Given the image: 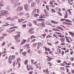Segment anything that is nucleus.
<instances>
[{
  "instance_id": "nucleus-45",
  "label": "nucleus",
  "mask_w": 74,
  "mask_h": 74,
  "mask_svg": "<svg viewBox=\"0 0 74 74\" xmlns=\"http://www.w3.org/2000/svg\"><path fill=\"white\" fill-rule=\"evenodd\" d=\"M41 47V46H38V47H37V49H40V48Z\"/></svg>"
},
{
  "instance_id": "nucleus-29",
  "label": "nucleus",
  "mask_w": 74,
  "mask_h": 74,
  "mask_svg": "<svg viewBox=\"0 0 74 74\" xmlns=\"http://www.w3.org/2000/svg\"><path fill=\"white\" fill-rule=\"evenodd\" d=\"M26 26V25L23 24L22 25V27L23 28H25Z\"/></svg>"
},
{
  "instance_id": "nucleus-22",
  "label": "nucleus",
  "mask_w": 74,
  "mask_h": 74,
  "mask_svg": "<svg viewBox=\"0 0 74 74\" xmlns=\"http://www.w3.org/2000/svg\"><path fill=\"white\" fill-rule=\"evenodd\" d=\"M42 25H43V27H45V26L43 24H41V23H40V24H38V26H42Z\"/></svg>"
},
{
  "instance_id": "nucleus-47",
  "label": "nucleus",
  "mask_w": 74,
  "mask_h": 74,
  "mask_svg": "<svg viewBox=\"0 0 74 74\" xmlns=\"http://www.w3.org/2000/svg\"><path fill=\"white\" fill-rule=\"evenodd\" d=\"M36 1L37 3H40V0H36Z\"/></svg>"
},
{
  "instance_id": "nucleus-37",
  "label": "nucleus",
  "mask_w": 74,
  "mask_h": 74,
  "mask_svg": "<svg viewBox=\"0 0 74 74\" xmlns=\"http://www.w3.org/2000/svg\"><path fill=\"white\" fill-rule=\"evenodd\" d=\"M65 21H66V22H71V23L72 22H71V21L70 20H69L66 19V20Z\"/></svg>"
},
{
  "instance_id": "nucleus-34",
  "label": "nucleus",
  "mask_w": 74,
  "mask_h": 74,
  "mask_svg": "<svg viewBox=\"0 0 74 74\" xmlns=\"http://www.w3.org/2000/svg\"><path fill=\"white\" fill-rule=\"evenodd\" d=\"M48 61H51V60H52V58L49 57V58H48Z\"/></svg>"
},
{
  "instance_id": "nucleus-41",
  "label": "nucleus",
  "mask_w": 74,
  "mask_h": 74,
  "mask_svg": "<svg viewBox=\"0 0 74 74\" xmlns=\"http://www.w3.org/2000/svg\"><path fill=\"white\" fill-rule=\"evenodd\" d=\"M58 14H59V15H60L61 16H62V13H60L59 12H57Z\"/></svg>"
},
{
  "instance_id": "nucleus-14",
  "label": "nucleus",
  "mask_w": 74,
  "mask_h": 74,
  "mask_svg": "<svg viewBox=\"0 0 74 74\" xmlns=\"http://www.w3.org/2000/svg\"><path fill=\"white\" fill-rule=\"evenodd\" d=\"M12 60L10 59V58H9L8 62V63H9L10 64V63H12Z\"/></svg>"
},
{
  "instance_id": "nucleus-18",
  "label": "nucleus",
  "mask_w": 74,
  "mask_h": 74,
  "mask_svg": "<svg viewBox=\"0 0 74 74\" xmlns=\"http://www.w3.org/2000/svg\"><path fill=\"white\" fill-rule=\"evenodd\" d=\"M0 7H4L3 3L0 2Z\"/></svg>"
},
{
  "instance_id": "nucleus-63",
  "label": "nucleus",
  "mask_w": 74,
  "mask_h": 74,
  "mask_svg": "<svg viewBox=\"0 0 74 74\" xmlns=\"http://www.w3.org/2000/svg\"><path fill=\"white\" fill-rule=\"evenodd\" d=\"M49 4H50L51 5H53V3L52 2H51V1L49 2Z\"/></svg>"
},
{
  "instance_id": "nucleus-62",
  "label": "nucleus",
  "mask_w": 74,
  "mask_h": 74,
  "mask_svg": "<svg viewBox=\"0 0 74 74\" xmlns=\"http://www.w3.org/2000/svg\"><path fill=\"white\" fill-rule=\"evenodd\" d=\"M33 73V71H30V72H29V74H32V73Z\"/></svg>"
},
{
  "instance_id": "nucleus-21",
  "label": "nucleus",
  "mask_w": 74,
  "mask_h": 74,
  "mask_svg": "<svg viewBox=\"0 0 74 74\" xmlns=\"http://www.w3.org/2000/svg\"><path fill=\"white\" fill-rule=\"evenodd\" d=\"M51 22L52 23H55V24H57V23H59L58 22H56V21H51Z\"/></svg>"
},
{
  "instance_id": "nucleus-56",
  "label": "nucleus",
  "mask_w": 74,
  "mask_h": 74,
  "mask_svg": "<svg viewBox=\"0 0 74 74\" xmlns=\"http://www.w3.org/2000/svg\"><path fill=\"white\" fill-rule=\"evenodd\" d=\"M61 45H65V43L63 42L61 43Z\"/></svg>"
},
{
  "instance_id": "nucleus-5",
  "label": "nucleus",
  "mask_w": 74,
  "mask_h": 74,
  "mask_svg": "<svg viewBox=\"0 0 74 74\" xmlns=\"http://www.w3.org/2000/svg\"><path fill=\"white\" fill-rule=\"evenodd\" d=\"M34 30V28H31L29 30L28 32H30V34H32L34 33V32L33 31Z\"/></svg>"
},
{
  "instance_id": "nucleus-53",
  "label": "nucleus",
  "mask_w": 74,
  "mask_h": 74,
  "mask_svg": "<svg viewBox=\"0 0 74 74\" xmlns=\"http://www.w3.org/2000/svg\"><path fill=\"white\" fill-rule=\"evenodd\" d=\"M36 41V39H34L32 40H31V42H34Z\"/></svg>"
},
{
  "instance_id": "nucleus-44",
  "label": "nucleus",
  "mask_w": 74,
  "mask_h": 74,
  "mask_svg": "<svg viewBox=\"0 0 74 74\" xmlns=\"http://www.w3.org/2000/svg\"><path fill=\"white\" fill-rule=\"evenodd\" d=\"M66 41H67V42H68L69 43H70V42H71L69 40V39H66Z\"/></svg>"
},
{
  "instance_id": "nucleus-55",
  "label": "nucleus",
  "mask_w": 74,
  "mask_h": 74,
  "mask_svg": "<svg viewBox=\"0 0 74 74\" xmlns=\"http://www.w3.org/2000/svg\"><path fill=\"white\" fill-rule=\"evenodd\" d=\"M23 51V49H21L20 50V52L21 54V52H22Z\"/></svg>"
},
{
  "instance_id": "nucleus-10",
  "label": "nucleus",
  "mask_w": 74,
  "mask_h": 74,
  "mask_svg": "<svg viewBox=\"0 0 74 74\" xmlns=\"http://www.w3.org/2000/svg\"><path fill=\"white\" fill-rule=\"evenodd\" d=\"M25 9L26 11H28L29 10V6H28V5L27 4H25L24 5Z\"/></svg>"
},
{
  "instance_id": "nucleus-20",
  "label": "nucleus",
  "mask_w": 74,
  "mask_h": 74,
  "mask_svg": "<svg viewBox=\"0 0 74 74\" xmlns=\"http://www.w3.org/2000/svg\"><path fill=\"white\" fill-rule=\"evenodd\" d=\"M69 33L70 34V35H71L72 37H74V33L71 32H69Z\"/></svg>"
},
{
  "instance_id": "nucleus-54",
  "label": "nucleus",
  "mask_w": 74,
  "mask_h": 74,
  "mask_svg": "<svg viewBox=\"0 0 74 74\" xmlns=\"http://www.w3.org/2000/svg\"><path fill=\"white\" fill-rule=\"evenodd\" d=\"M11 18V17H9L8 18H7L6 19H7V20H9V19H10Z\"/></svg>"
},
{
  "instance_id": "nucleus-30",
  "label": "nucleus",
  "mask_w": 74,
  "mask_h": 74,
  "mask_svg": "<svg viewBox=\"0 0 74 74\" xmlns=\"http://www.w3.org/2000/svg\"><path fill=\"white\" fill-rule=\"evenodd\" d=\"M46 36V34H42V38H45V37Z\"/></svg>"
},
{
  "instance_id": "nucleus-64",
  "label": "nucleus",
  "mask_w": 74,
  "mask_h": 74,
  "mask_svg": "<svg viewBox=\"0 0 74 74\" xmlns=\"http://www.w3.org/2000/svg\"><path fill=\"white\" fill-rule=\"evenodd\" d=\"M37 64V61L34 62V64Z\"/></svg>"
},
{
  "instance_id": "nucleus-11",
  "label": "nucleus",
  "mask_w": 74,
  "mask_h": 74,
  "mask_svg": "<svg viewBox=\"0 0 74 74\" xmlns=\"http://www.w3.org/2000/svg\"><path fill=\"white\" fill-rule=\"evenodd\" d=\"M21 3L20 2H18L14 5V7H18L20 5Z\"/></svg>"
},
{
  "instance_id": "nucleus-16",
  "label": "nucleus",
  "mask_w": 74,
  "mask_h": 74,
  "mask_svg": "<svg viewBox=\"0 0 74 74\" xmlns=\"http://www.w3.org/2000/svg\"><path fill=\"white\" fill-rule=\"evenodd\" d=\"M37 45V43H34L33 45V47L35 48L36 47Z\"/></svg>"
},
{
  "instance_id": "nucleus-4",
  "label": "nucleus",
  "mask_w": 74,
  "mask_h": 74,
  "mask_svg": "<svg viewBox=\"0 0 74 74\" xmlns=\"http://www.w3.org/2000/svg\"><path fill=\"white\" fill-rule=\"evenodd\" d=\"M21 59H20V58H19L17 59V61L16 64L18 65V68H19V67H20V65H21V64H20V63L19 62H21Z\"/></svg>"
},
{
  "instance_id": "nucleus-17",
  "label": "nucleus",
  "mask_w": 74,
  "mask_h": 74,
  "mask_svg": "<svg viewBox=\"0 0 74 74\" xmlns=\"http://www.w3.org/2000/svg\"><path fill=\"white\" fill-rule=\"evenodd\" d=\"M28 63V60H26L24 62V63L25 65H27Z\"/></svg>"
},
{
  "instance_id": "nucleus-26",
  "label": "nucleus",
  "mask_w": 74,
  "mask_h": 74,
  "mask_svg": "<svg viewBox=\"0 0 74 74\" xmlns=\"http://www.w3.org/2000/svg\"><path fill=\"white\" fill-rule=\"evenodd\" d=\"M36 12V9H34L33 11L32 14L33 15V14H35Z\"/></svg>"
},
{
  "instance_id": "nucleus-51",
  "label": "nucleus",
  "mask_w": 74,
  "mask_h": 74,
  "mask_svg": "<svg viewBox=\"0 0 74 74\" xmlns=\"http://www.w3.org/2000/svg\"><path fill=\"white\" fill-rule=\"evenodd\" d=\"M46 73H49V71H48V69H46Z\"/></svg>"
},
{
  "instance_id": "nucleus-33",
  "label": "nucleus",
  "mask_w": 74,
  "mask_h": 74,
  "mask_svg": "<svg viewBox=\"0 0 74 74\" xmlns=\"http://www.w3.org/2000/svg\"><path fill=\"white\" fill-rule=\"evenodd\" d=\"M57 36H59L60 37H61V38H63V37H64V36H62V35H57Z\"/></svg>"
},
{
  "instance_id": "nucleus-59",
  "label": "nucleus",
  "mask_w": 74,
  "mask_h": 74,
  "mask_svg": "<svg viewBox=\"0 0 74 74\" xmlns=\"http://www.w3.org/2000/svg\"><path fill=\"white\" fill-rule=\"evenodd\" d=\"M71 61H74V58H73V57H72L71 59Z\"/></svg>"
},
{
  "instance_id": "nucleus-32",
  "label": "nucleus",
  "mask_w": 74,
  "mask_h": 74,
  "mask_svg": "<svg viewBox=\"0 0 74 74\" xmlns=\"http://www.w3.org/2000/svg\"><path fill=\"white\" fill-rule=\"evenodd\" d=\"M26 51L25 52H23L22 53V55H24V56L26 55Z\"/></svg>"
},
{
  "instance_id": "nucleus-23",
  "label": "nucleus",
  "mask_w": 74,
  "mask_h": 74,
  "mask_svg": "<svg viewBox=\"0 0 74 74\" xmlns=\"http://www.w3.org/2000/svg\"><path fill=\"white\" fill-rule=\"evenodd\" d=\"M52 36H51L50 35H48L47 36H46V38H50V37H52Z\"/></svg>"
},
{
  "instance_id": "nucleus-7",
  "label": "nucleus",
  "mask_w": 74,
  "mask_h": 74,
  "mask_svg": "<svg viewBox=\"0 0 74 74\" xmlns=\"http://www.w3.org/2000/svg\"><path fill=\"white\" fill-rule=\"evenodd\" d=\"M47 16H48L45 14L39 16L40 18H46Z\"/></svg>"
},
{
  "instance_id": "nucleus-60",
  "label": "nucleus",
  "mask_w": 74,
  "mask_h": 74,
  "mask_svg": "<svg viewBox=\"0 0 74 74\" xmlns=\"http://www.w3.org/2000/svg\"><path fill=\"white\" fill-rule=\"evenodd\" d=\"M7 32H8V33H11V30L10 31L9 30H8L7 31Z\"/></svg>"
},
{
  "instance_id": "nucleus-40",
  "label": "nucleus",
  "mask_w": 74,
  "mask_h": 74,
  "mask_svg": "<svg viewBox=\"0 0 74 74\" xmlns=\"http://www.w3.org/2000/svg\"><path fill=\"white\" fill-rule=\"evenodd\" d=\"M5 43L4 42H3L2 44L1 45L2 46H4V45H5Z\"/></svg>"
},
{
  "instance_id": "nucleus-25",
  "label": "nucleus",
  "mask_w": 74,
  "mask_h": 74,
  "mask_svg": "<svg viewBox=\"0 0 74 74\" xmlns=\"http://www.w3.org/2000/svg\"><path fill=\"white\" fill-rule=\"evenodd\" d=\"M37 21H44V19H36Z\"/></svg>"
},
{
  "instance_id": "nucleus-46",
  "label": "nucleus",
  "mask_w": 74,
  "mask_h": 74,
  "mask_svg": "<svg viewBox=\"0 0 74 74\" xmlns=\"http://www.w3.org/2000/svg\"><path fill=\"white\" fill-rule=\"evenodd\" d=\"M69 49H67L66 51H65V53H66V52H69Z\"/></svg>"
},
{
  "instance_id": "nucleus-3",
  "label": "nucleus",
  "mask_w": 74,
  "mask_h": 74,
  "mask_svg": "<svg viewBox=\"0 0 74 74\" xmlns=\"http://www.w3.org/2000/svg\"><path fill=\"white\" fill-rule=\"evenodd\" d=\"M27 67V69L29 71H32L33 70V67L31 65H29V64H28Z\"/></svg>"
},
{
  "instance_id": "nucleus-36",
  "label": "nucleus",
  "mask_w": 74,
  "mask_h": 74,
  "mask_svg": "<svg viewBox=\"0 0 74 74\" xmlns=\"http://www.w3.org/2000/svg\"><path fill=\"white\" fill-rule=\"evenodd\" d=\"M46 7L47 10H48V11H49V7L47 5L46 6Z\"/></svg>"
},
{
  "instance_id": "nucleus-50",
  "label": "nucleus",
  "mask_w": 74,
  "mask_h": 74,
  "mask_svg": "<svg viewBox=\"0 0 74 74\" xmlns=\"http://www.w3.org/2000/svg\"><path fill=\"white\" fill-rule=\"evenodd\" d=\"M30 45V44H27L26 45H25V47H29V45Z\"/></svg>"
},
{
  "instance_id": "nucleus-35",
  "label": "nucleus",
  "mask_w": 74,
  "mask_h": 74,
  "mask_svg": "<svg viewBox=\"0 0 74 74\" xmlns=\"http://www.w3.org/2000/svg\"><path fill=\"white\" fill-rule=\"evenodd\" d=\"M36 37L34 36H31V38H36Z\"/></svg>"
},
{
  "instance_id": "nucleus-27",
  "label": "nucleus",
  "mask_w": 74,
  "mask_h": 74,
  "mask_svg": "<svg viewBox=\"0 0 74 74\" xmlns=\"http://www.w3.org/2000/svg\"><path fill=\"white\" fill-rule=\"evenodd\" d=\"M51 12H52L53 13H55V12H56V11H55L54 9H51Z\"/></svg>"
},
{
  "instance_id": "nucleus-1",
  "label": "nucleus",
  "mask_w": 74,
  "mask_h": 74,
  "mask_svg": "<svg viewBox=\"0 0 74 74\" xmlns=\"http://www.w3.org/2000/svg\"><path fill=\"white\" fill-rule=\"evenodd\" d=\"M7 14H8V11L7 10H3L0 11V16H5Z\"/></svg>"
},
{
  "instance_id": "nucleus-24",
  "label": "nucleus",
  "mask_w": 74,
  "mask_h": 74,
  "mask_svg": "<svg viewBox=\"0 0 74 74\" xmlns=\"http://www.w3.org/2000/svg\"><path fill=\"white\" fill-rule=\"evenodd\" d=\"M24 21V20L23 19H18V22H22Z\"/></svg>"
},
{
  "instance_id": "nucleus-39",
  "label": "nucleus",
  "mask_w": 74,
  "mask_h": 74,
  "mask_svg": "<svg viewBox=\"0 0 74 74\" xmlns=\"http://www.w3.org/2000/svg\"><path fill=\"white\" fill-rule=\"evenodd\" d=\"M39 67H40V65L39 64L38 65H36V67L38 68Z\"/></svg>"
},
{
  "instance_id": "nucleus-58",
  "label": "nucleus",
  "mask_w": 74,
  "mask_h": 74,
  "mask_svg": "<svg viewBox=\"0 0 74 74\" xmlns=\"http://www.w3.org/2000/svg\"><path fill=\"white\" fill-rule=\"evenodd\" d=\"M10 25L11 26H15V25H14V24H10Z\"/></svg>"
},
{
  "instance_id": "nucleus-52",
  "label": "nucleus",
  "mask_w": 74,
  "mask_h": 74,
  "mask_svg": "<svg viewBox=\"0 0 74 74\" xmlns=\"http://www.w3.org/2000/svg\"><path fill=\"white\" fill-rule=\"evenodd\" d=\"M37 13H39V12H40V10H39V9H38L37 10Z\"/></svg>"
},
{
  "instance_id": "nucleus-19",
  "label": "nucleus",
  "mask_w": 74,
  "mask_h": 74,
  "mask_svg": "<svg viewBox=\"0 0 74 74\" xmlns=\"http://www.w3.org/2000/svg\"><path fill=\"white\" fill-rule=\"evenodd\" d=\"M60 40H61V41L62 42H63L64 41V40H65V39H64V38H60Z\"/></svg>"
},
{
  "instance_id": "nucleus-28",
  "label": "nucleus",
  "mask_w": 74,
  "mask_h": 74,
  "mask_svg": "<svg viewBox=\"0 0 74 74\" xmlns=\"http://www.w3.org/2000/svg\"><path fill=\"white\" fill-rule=\"evenodd\" d=\"M34 17H37V16H39V14H34Z\"/></svg>"
},
{
  "instance_id": "nucleus-13",
  "label": "nucleus",
  "mask_w": 74,
  "mask_h": 74,
  "mask_svg": "<svg viewBox=\"0 0 74 74\" xmlns=\"http://www.w3.org/2000/svg\"><path fill=\"white\" fill-rule=\"evenodd\" d=\"M56 28L57 29H60L62 31H64V29H62V27H61L58 26L56 27Z\"/></svg>"
},
{
  "instance_id": "nucleus-42",
  "label": "nucleus",
  "mask_w": 74,
  "mask_h": 74,
  "mask_svg": "<svg viewBox=\"0 0 74 74\" xmlns=\"http://www.w3.org/2000/svg\"><path fill=\"white\" fill-rule=\"evenodd\" d=\"M64 17L65 18H67L68 17V14H65Z\"/></svg>"
},
{
  "instance_id": "nucleus-38",
  "label": "nucleus",
  "mask_w": 74,
  "mask_h": 74,
  "mask_svg": "<svg viewBox=\"0 0 74 74\" xmlns=\"http://www.w3.org/2000/svg\"><path fill=\"white\" fill-rule=\"evenodd\" d=\"M27 53H30V49H29L28 50L27 52Z\"/></svg>"
},
{
  "instance_id": "nucleus-48",
  "label": "nucleus",
  "mask_w": 74,
  "mask_h": 74,
  "mask_svg": "<svg viewBox=\"0 0 74 74\" xmlns=\"http://www.w3.org/2000/svg\"><path fill=\"white\" fill-rule=\"evenodd\" d=\"M32 0H28V2L29 3H32Z\"/></svg>"
},
{
  "instance_id": "nucleus-9",
  "label": "nucleus",
  "mask_w": 74,
  "mask_h": 74,
  "mask_svg": "<svg viewBox=\"0 0 74 74\" xmlns=\"http://www.w3.org/2000/svg\"><path fill=\"white\" fill-rule=\"evenodd\" d=\"M15 56L12 55L11 56V55H10L9 57V58H10L11 60H13L15 59Z\"/></svg>"
},
{
  "instance_id": "nucleus-2",
  "label": "nucleus",
  "mask_w": 74,
  "mask_h": 74,
  "mask_svg": "<svg viewBox=\"0 0 74 74\" xmlns=\"http://www.w3.org/2000/svg\"><path fill=\"white\" fill-rule=\"evenodd\" d=\"M20 37V33H18L16 36H15L14 37L15 39L17 42H20V40L19 39V37Z\"/></svg>"
},
{
  "instance_id": "nucleus-31",
  "label": "nucleus",
  "mask_w": 74,
  "mask_h": 74,
  "mask_svg": "<svg viewBox=\"0 0 74 74\" xmlns=\"http://www.w3.org/2000/svg\"><path fill=\"white\" fill-rule=\"evenodd\" d=\"M73 1H70V0L69 1V3L70 4V5H73Z\"/></svg>"
},
{
  "instance_id": "nucleus-12",
  "label": "nucleus",
  "mask_w": 74,
  "mask_h": 74,
  "mask_svg": "<svg viewBox=\"0 0 74 74\" xmlns=\"http://www.w3.org/2000/svg\"><path fill=\"white\" fill-rule=\"evenodd\" d=\"M36 5V2H33L31 4V6L32 7H34V5Z\"/></svg>"
},
{
  "instance_id": "nucleus-57",
  "label": "nucleus",
  "mask_w": 74,
  "mask_h": 74,
  "mask_svg": "<svg viewBox=\"0 0 74 74\" xmlns=\"http://www.w3.org/2000/svg\"><path fill=\"white\" fill-rule=\"evenodd\" d=\"M47 25H52L51 24V23H47Z\"/></svg>"
},
{
  "instance_id": "nucleus-15",
  "label": "nucleus",
  "mask_w": 74,
  "mask_h": 74,
  "mask_svg": "<svg viewBox=\"0 0 74 74\" xmlns=\"http://www.w3.org/2000/svg\"><path fill=\"white\" fill-rule=\"evenodd\" d=\"M26 40L24 39L21 43V45H23V44H25L26 42Z\"/></svg>"
},
{
  "instance_id": "nucleus-49",
  "label": "nucleus",
  "mask_w": 74,
  "mask_h": 74,
  "mask_svg": "<svg viewBox=\"0 0 74 74\" xmlns=\"http://www.w3.org/2000/svg\"><path fill=\"white\" fill-rule=\"evenodd\" d=\"M29 26L30 27H31L32 26V23H29Z\"/></svg>"
},
{
  "instance_id": "nucleus-6",
  "label": "nucleus",
  "mask_w": 74,
  "mask_h": 74,
  "mask_svg": "<svg viewBox=\"0 0 74 74\" xmlns=\"http://www.w3.org/2000/svg\"><path fill=\"white\" fill-rule=\"evenodd\" d=\"M22 10H23V7H18L16 9L17 11H21Z\"/></svg>"
},
{
  "instance_id": "nucleus-8",
  "label": "nucleus",
  "mask_w": 74,
  "mask_h": 74,
  "mask_svg": "<svg viewBox=\"0 0 74 74\" xmlns=\"http://www.w3.org/2000/svg\"><path fill=\"white\" fill-rule=\"evenodd\" d=\"M11 1V3L12 4H15L16 3L18 2V0H10Z\"/></svg>"
},
{
  "instance_id": "nucleus-61",
  "label": "nucleus",
  "mask_w": 74,
  "mask_h": 74,
  "mask_svg": "<svg viewBox=\"0 0 74 74\" xmlns=\"http://www.w3.org/2000/svg\"><path fill=\"white\" fill-rule=\"evenodd\" d=\"M10 48H11V49H14V47H11Z\"/></svg>"
},
{
  "instance_id": "nucleus-43",
  "label": "nucleus",
  "mask_w": 74,
  "mask_h": 74,
  "mask_svg": "<svg viewBox=\"0 0 74 74\" xmlns=\"http://www.w3.org/2000/svg\"><path fill=\"white\" fill-rule=\"evenodd\" d=\"M0 38H1L2 40H3V39L4 38V37L3 36H2L0 37Z\"/></svg>"
}]
</instances>
